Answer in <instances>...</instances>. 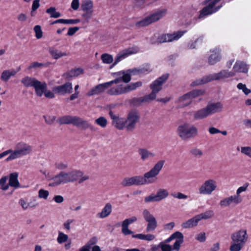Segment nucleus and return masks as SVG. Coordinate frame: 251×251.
I'll return each instance as SVG.
<instances>
[{
	"mask_svg": "<svg viewBox=\"0 0 251 251\" xmlns=\"http://www.w3.org/2000/svg\"><path fill=\"white\" fill-rule=\"evenodd\" d=\"M184 31H178L172 34H163L159 35L158 43L173 42L177 40L184 34Z\"/></svg>",
	"mask_w": 251,
	"mask_h": 251,
	"instance_id": "4468645a",
	"label": "nucleus"
},
{
	"mask_svg": "<svg viewBox=\"0 0 251 251\" xmlns=\"http://www.w3.org/2000/svg\"><path fill=\"white\" fill-rule=\"evenodd\" d=\"M44 66V64L39 63L38 62H34L32 63L27 68L28 70H31L33 69H36L37 68H41Z\"/></svg>",
	"mask_w": 251,
	"mask_h": 251,
	"instance_id": "5fc2aeb1",
	"label": "nucleus"
},
{
	"mask_svg": "<svg viewBox=\"0 0 251 251\" xmlns=\"http://www.w3.org/2000/svg\"><path fill=\"white\" fill-rule=\"evenodd\" d=\"M49 195V192L47 190L41 189L38 191V197L40 199L47 200Z\"/></svg>",
	"mask_w": 251,
	"mask_h": 251,
	"instance_id": "603ef678",
	"label": "nucleus"
},
{
	"mask_svg": "<svg viewBox=\"0 0 251 251\" xmlns=\"http://www.w3.org/2000/svg\"><path fill=\"white\" fill-rule=\"evenodd\" d=\"M151 71V69L150 66L149 65H146L139 69L134 68L133 69H128L126 71V72L131 77L132 75L147 74Z\"/></svg>",
	"mask_w": 251,
	"mask_h": 251,
	"instance_id": "4be33fe9",
	"label": "nucleus"
},
{
	"mask_svg": "<svg viewBox=\"0 0 251 251\" xmlns=\"http://www.w3.org/2000/svg\"><path fill=\"white\" fill-rule=\"evenodd\" d=\"M235 75V74L226 70H222L218 73L209 74L203 76L202 78L197 79L193 81L191 85L196 86L203 84L213 80H220L228 78Z\"/></svg>",
	"mask_w": 251,
	"mask_h": 251,
	"instance_id": "20e7f679",
	"label": "nucleus"
},
{
	"mask_svg": "<svg viewBox=\"0 0 251 251\" xmlns=\"http://www.w3.org/2000/svg\"><path fill=\"white\" fill-rule=\"evenodd\" d=\"M101 59L104 64H110L113 61L112 55L108 53H103L101 55Z\"/></svg>",
	"mask_w": 251,
	"mask_h": 251,
	"instance_id": "49530a36",
	"label": "nucleus"
},
{
	"mask_svg": "<svg viewBox=\"0 0 251 251\" xmlns=\"http://www.w3.org/2000/svg\"><path fill=\"white\" fill-rule=\"evenodd\" d=\"M55 168L59 170L66 169L68 167V164L65 162H58L55 164Z\"/></svg>",
	"mask_w": 251,
	"mask_h": 251,
	"instance_id": "864d4df0",
	"label": "nucleus"
},
{
	"mask_svg": "<svg viewBox=\"0 0 251 251\" xmlns=\"http://www.w3.org/2000/svg\"><path fill=\"white\" fill-rule=\"evenodd\" d=\"M168 78V74L162 75L151 84V89L152 91L158 93L162 89L163 84L166 82Z\"/></svg>",
	"mask_w": 251,
	"mask_h": 251,
	"instance_id": "6ab92c4d",
	"label": "nucleus"
},
{
	"mask_svg": "<svg viewBox=\"0 0 251 251\" xmlns=\"http://www.w3.org/2000/svg\"><path fill=\"white\" fill-rule=\"evenodd\" d=\"M52 90L55 93L61 95L70 94L73 92V85L71 82H67L63 85L53 87Z\"/></svg>",
	"mask_w": 251,
	"mask_h": 251,
	"instance_id": "a211bd4d",
	"label": "nucleus"
},
{
	"mask_svg": "<svg viewBox=\"0 0 251 251\" xmlns=\"http://www.w3.org/2000/svg\"><path fill=\"white\" fill-rule=\"evenodd\" d=\"M241 152L242 153L247 155L251 158V147H243L241 148Z\"/></svg>",
	"mask_w": 251,
	"mask_h": 251,
	"instance_id": "6e6d98bb",
	"label": "nucleus"
},
{
	"mask_svg": "<svg viewBox=\"0 0 251 251\" xmlns=\"http://www.w3.org/2000/svg\"><path fill=\"white\" fill-rule=\"evenodd\" d=\"M249 185V184L248 183H246L244 184V185L239 187L236 190V194L234 195L236 198L241 202V203L242 202L243 200L240 194L242 192H245L247 190Z\"/></svg>",
	"mask_w": 251,
	"mask_h": 251,
	"instance_id": "ea45409f",
	"label": "nucleus"
},
{
	"mask_svg": "<svg viewBox=\"0 0 251 251\" xmlns=\"http://www.w3.org/2000/svg\"><path fill=\"white\" fill-rule=\"evenodd\" d=\"M241 203V202L236 198L234 195H231L226 197L221 200L219 202V205L221 208L229 207L235 206Z\"/></svg>",
	"mask_w": 251,
	"mask_h": 251,
	"instance_id": "f3484780",
	"label": "nucleus"
},
{
	"mask_svg": "<svg viewBox=\"0 0 251 251\" xmlns=\"http://www.w3.org/2000/svg\"><path fill=\"white\" fill-rule=\"evenodd\" d=\"M221 6H222L220 5V6H218V7H217L215 8H213L210 5L208 4V5L207 6L204 7L201 10V12L200 16L201 17H202L203 16H205V15H207L209 14H211L218 11L221 7Z\"/></svg>",
	"mask_w": 251,
	"mask_h": 251,
	"instance_id": "c9c22d12",
	"label": "nucleus"
},
{
	"mask_svg": "<svg viewBox=\"0 0 251 251\" xmlns=\"http://www.w3.org/2000/svg\"><path fill=\"white\" fill-rule=\"evenodd\" d=\"M116 77L113 80H117L116 83H112L108 88L107 93L110 96H119L135 90L142 86L141 81L131 83L130 84L125 85L122 82L127 83L131 80V77L126 71H119L112 74Z\"/></svg>",
	"mask_w": 251,
	"mask_h": 251,
	"instance_id": "f257e3e1",
	"label": "nucleus"
},
{
	"mask_svg": "<svg viewBox=\"0 0 251 251\" xmlns=\"http://www.w3.org/2000/svg\"><path fill=\"white\" fill-rule=\"evenodd\" d=\"M214 215V212L212 210H208L205 211L203 213H201L200 214H198V216L200 219L201 220H206L210 218H212Z\"/></svg>",
	"mask_w": 251,
	"mask_h": 251,
	"instance_id": "a19ab883",
	"label": "nucleus"
},
{
	"mask_svg": "<svg viewBox=\"0 0 251 251\" xmlns=\"http://www.w3.org/2000/svg\"><path fill=\"white\" fill-rule=\"evenodd\" d=\"M76 171L77 172L76 173L77 175L75 177V181H78L79 183H82L84 181H86L89 179V176L84 175L81 171L76 169Z\"/></svg>",
	"mask_w": 251,
	"mask_h": 251,
	"instance_id": "58836bf2",
	"label": "nucleus"
},
{
	"mask_svg": "<svg viewBox=\"0 0 251 251\" xmlns=\"http://www.w3.org/2000/svg\"><path fill=\"white\" fill-rule=\"evenodd\" d=\"M123 187H129L132 185H141L139 176L124 178L121 182Z\"/></svg>",
	"mask_w": 251,
	"mask_h": 251,
	"instance_id": "aec40b11",
	"label": "nucleus"
},
{
	"mask_svg": "<svg viewBox=\"0 0 251 251\" xmlns=\"http://www.w3.org/2000/svg\"><path fill=\"white\" fill-rule=\"evenodd\" d=\"M139 51V49L137 47H133L127 49H125L120 51L116 56L115 61L113 65L110 67L112 68L116 65L118 62L127 57L130 55L136 53Z\"/></svg>",
	"mask_w": 251,
	"mask_h": 251,
	"instance_id": "ddd939ff",
	"label": "nucleus"
},
{
	"mask_svg": "<svg viewBox=\"0 0 251 251\" xmlns=\"http://www.w3.org/2000/svg\"><path fill=\"white\" fill-rule=\"evenodd\" d=\"M68 239V236L67 234L62 232H59L58 236L57 238V241L59 244H62L66 242Z\"/></svg>",
	"mask_w": 251,
	"mask_h": 251,
	"instance_id": "09e8293b",
	"label": "nucleus"
},
{
	"mask_svg": "<svg viewBox=\"0 0 251 251\" xmlns=\"http://www.w3.org/2000/svg\"><path fill=\"white\" fill-rule=\"evenodd\" d=\"M157 93L152 91L151 93L145 96L143 99V101L149 102L156 98Z\"/></svg>",
	"mask_w": 251,
	"mask_h": 251,
	"instance_id": "8fccbe9b",
	"label": "nucleus"
},
{
	"mask_svg": "<svg viewBox=\"0 0 251 251\" xmlns=\"http://www.w3.org/2000/svg\"><path fill=\"white\" fill-rule=\"evenodd\" d=\"M171 196L174 198H176L179 200L181 199H187L188 198V196L182 193L177 192L176 193H172Z\"/></svg>",
	"mask_w": 251,
	"mask_h": 251,
	"instance_id": "13d9d810",
	"label": "nucleus"
},
{
	"mask_svg": "<svg viewBox=\"0 0 251 251\" xmlns=\"http://www.w3.org/2000/svg\"><path fill=\"white\" fill-rule=\"evenodd\" d=\"M144 201L146 203H150L152 202H158L155 194L153 193L146 197L144 199Z\"/></svg>",
	"mask_w": 251,
	"mask_h": 251,
	"instance_id": "3c124183",
	"label": "nucleus"
},
{
	"mask_svg": "<svg viewBox=\"0 0 251 251\" xmlns=\"http://www.w3.org/2000/svg\"><path fill=\"white\" fill-rule=\"evenodd\" d=\"M190 153L191 155L197 158H201L203 155L202 151L197 148H193L191 149L190 150Z\"/></svg>",
	"mask_w": 251,
	"mask_h": 251,
	"instance_id": "37998d69",
	"label": "nucleus"
},
{
	"mask_svg": "<svg viewBox=\"0 0 251 251\" xmlns=\"http://www.w3.org/2000/svg\"><path fill=\"white\" fill-rule=\"evenodd\" d=\"M33 30L35 33V37L37 39H40L43 37V31L40 25H35L33 28Z\"/></svg>",
	"mask_w": 251,
	"mask_h": 251,
	"instance_id": "de8ad7c7",
	"label": "nucleus"
},
{
	"mask_svg": "<svg viewBox=\"0 0 251 251\" xmlns=\"http://www.w3.org/2000/svg\"><path fill=\"white\" fill-rule=\"evenodd\" d=\"M195 239L201 242H203L205 241L206 239L205 233L201 232L199 233V234L196 235Z\"/></svg>",
	"mask_w": 251,
	"mask_h": 251,
	"instance_id": "774afa93",
	"label": "nucleus"
},
{
	"mask_svg": "<svg viewBox=\"0 0 251 251\" xmlns=\"http://www.w3.org/2000/svg\"><path fill=\"white\" fill-rule=\"evenodd\" d=\"M155 195L158 201H160L167 198L169 195V193L167 189L159 188L156 191Z\"/></svg>",
	"mask_w": 251,
	"mask_h": 251,
	"instance_id": "f704fd0d",
	"label": "nucleus"
},
{
	"mask_svg": "<svg viewBox=\"0 0 251 251\" xmlns=\"http://www.w3.org/2000/svg\"><path fill=\"white\" fill-rule=\"evenodd\" d=\"M117 81V80H111L104 83L99 84L89 90L88 92L87 95L88 96H92L93 95L100 94L103 92L106 89H108L112 83H116Z\"/></svg>",
	"mask_w": 251,
	"mask_h": 251,
	"instance_id": "2eb2a0df",
	"label": "nucleus"
},
{
	"mask_svg": "<svg viewBox=\"0 0 251 251\" xmlns=\"http://www.w3.org/2000/svg\"><path fill=\"white\" fill-rule=\"evenodd\" d=\"M217 182L213 179L205 180L199 187L198 193L201 195H210L217 189Z\"/></svg>",
	"mask_w": 251,
	"mask_h": 251,
	"instance_id": "6e6552de",
	"label": "nucleus"
},
{
	"mask_svg": "<svg viewBox=\"0 0 251 251\" xmlns=\"http://www.w3.org/2000/svg\"><path fill=\"white\" fill-rule=\"evenodd\" d=\"M248 236L247 230L240 229L231 235V242L229 248L230 251H240L247 241Z\"/></svg>",
	"mask_w": 251,
	"mask_h": 251,
	"instance_id": "39448f33",
	"label": "nucleus"
},
{
	"mask_svg": "<svg viewBox=\"0 0 251 251\" xmlns=\"http://www.w3.org/2000/svg\"><path fill=\"white\" fill-rule=\"evenodd\" d=\"M200 221L201 220L197 215L193 218L190 219L187 221L181 224V226L183 228H189L196 226Z\"/></svg>",
	"mask_w": 251,
	"mask_h": 251,
	"instance_id": "c85d7f7f",
	"label": "nucleus"
},
{
	"mask_svg": "<svg viewBox=\"0 0 251 251\" xmlns=\"http://www.w3.org/2000/svg\"><path fill=\"white\" fill-rule=\"evenodd\" d=\"M165 163V160H159L149 171L145 173L143 176H139L141 185H147L155 182L157 179V176L163 168Z\"/></svg>",
	"mask_w": 251,
	"mask_h": 251,
	"instance_id": "7ed1b4c3",
	"label": "nucleus"
},
{
	"mask_svg": "<svg viewBox=\"0 0 251 251\" xmlns=\"http://www.w3.org/2000/svg\"><path fill=\"white\" fill-rule=\"evenodd\" d=\"M37 79L28 76L23 77L21 80V83L25 87H33Z\"/></svg>",
	"mask_w": 251,
	"mask_h": 251,
	"instance_id": "473e14b6",
	"label": "nucleus"
},
{
	"mask_svg": "<svg viewBox=\"0 0 251 251\" xmlns=\"http://www.w3.org/2000/svg\"><path fill=\"white\" fill-rule=\"evenodd\" d=\"M191 100V98H190V96L189 94V93H186V94L184 95L183 96L180 97L178 99V101L179 102H184L182 104V106H185L188 105L191 101H190Z\"/></svg>",
	"mask_w": 251,
	"mask_h": 251,
	"instance_id": "79ce46f5",
	"label": "nucleus"
},
{
	"mask_svg": "<svg viewBox=\"0 0 251 251\" xmlns=\"http://www.w3.org/2000/svg\"><path fill=\"white\" fill-rule=\"evenodd\" d=\"M14 151L16 159L30 154L33 151V148L29 144L21 141L15 146Z\"/></svg>",
	"mask_w": 251,
	"mask_h": 251,
	"instance_id": "1a4fd4ad",
	"label": "nucleus"
},
{
	"mask_svg": "<svg viewBox=\"0 0 251 251\" xmlns=\"http://www.w3.org/2000/svg\"><path fill=\"white\" fill-rule=\"evenodd\" d=\"M211 53L208 57V62L209 65H214L218 62L221 59L220 50L219 49H215L210 50Z\"/></svg>",
	"mask_w": 251,
	"mask_h": 251,
	"instance_id": "5701e85b",
	"label": "nucleus"
},
{
	"mask_svg": "<svg viewBox=\"0 0 251 251\" xmlns=\"http://www.w3.org/2000/svg\"><path fill=\"white\" fill-rule=\"evenodd\" d=\"M96 124L99 126H106L107 120L103 117H100L96 120Z\"/></svg>",
	"mask_w": 251,
	"mask_h": 251,
	"instance_id": "e2e57ef3",
	"label": "nucleus"
},
{
	"mask_svg": "<svg viewBox=\"0 0 251 251\" xmlns=\"http://www.w3.org/2000/svg\"><path fill=\"white\" fill-rule=\"evenodd\" d=\"M205 93L204 90L200 89V90H194L190 92H189V94L190 96V98L191 99L196 98L200 96L203 95Z\"/></svg>",
	"mask_w": 251,
	"mask_h": 251,
	"instance_id": "a18cd8bd",
	"label": "nucleus"
},
{
	"mask_svg": "<svg viewBox=\"0 0 251 251\" xmlns=\"http://www.w3.org/2000/svg\"><path fill=\"white\" fill-rule=\"evenodd\" d=\"M112 212V205L110 203H107L101 210V212L98 213L97 216L100 219H103L108 217Z\"/></svg>",
	"mask_w": 251,
	"mask_h": 251,
	"instance_id": "2f4dec72",
	"label": "nucleus"
},
{
	"mask_svg": "<svg viewBox=\"0 0 251 251\" xmlns=\"http://www.w3.org/2000/svg\"><path fill=\"white\" fill-rule=\"evenodd\" d=\"M19 204L22 206L24 210H26L29 208L28 202L24 199H21L19 201Z\"/></svg>",
	"mask_w": 251,
	"mask_h": 251,
	"instance_id": "052dcab7",
	"label": "nucleus"
},
{
	"mask_svg": "<svg viewBox=\"0 0 251 251\" xmlns=\"http://www.w3.org/2000/svg\"><path fill=\"white\" fill-rule=\"evenodd\" d=\"M81 8L83 11L86 13L83 16H87L90 19L93 12V1L91 0H84L81 3Z\"/></svg>",
	"mask_w": 251,
	"mask_h": 251,
	"instance_id": "412c9836",
	"label": "nucleus"
},
{
	"mask_svg": "<svg viewBox=\"0 0 251 251\" xmlns=\"http://www.w3.org/2000/svg\"><path fill=\"white\" fill-rule=\"evenodd\" d=\"M46 12L50 15L51 18H57L61 16V14L56 11V9L54 7H50L46 10Z\"/></svg>",
	"mask_w": 251,
	"mask_h": 251,
	"instance_id": "c03bdc74",
	"label": "nucleus"
},
{
	"mask_svg": "<svg viewBox=\"0 0 251 251\" xmlns=\"http://www.w3.org/2000/svg\"><path fill=\"white\" fill-rule=\"evenodd\" d=\"M79 28L77 26L70 27L68 29L67 32V35L73 36L74 35L78 30Z\"/></svg>",
	"mask_w": 251,
	"mask_h": 251,
	"instance_id": "338daca9",
	"label": "nucleus"
},
{
	"mask_svg": "<svg viewBox=\"0 0 251 251\" xmlns=\"http://www.w3.org/2000/svg\"><path fill=\"white\" fill-rule=\"evenodd\" d=\"M21 70L20 67H19L16 70L15 69H9L5 70L3 71L0 76V78L4 81H7L11 76H15L16 74L19 72Z\"/></svg>",
	"mask_w": 251,
	"mask_h": 251,
	"instance_id": "bb28decb",
	"label": "nucleus"
},
{
	"mask_svg": "<svg viewBox=\"0 0 251 251\" xmlns=\"http://www.w3.org/2000/svg\"><path fill=\"white\" fill-rule=\"evenodd\" d=\"M75 220L72 219H69L67 220L64 223H63V226L64 228L67 229V230H70L71 227L70 225L74 222Z\"/></svg>",
	"mask_w": 251,
	"mask_h": 251,
	"instance_id": "0e129e2a",
	"label": "nucleus"
},
{
	"mask_svg": "<svg viewBox=\"0 0 251 251\" xmlns=\"http://www.w3.org/2000/svg\"><path fill=\"white\" fill-rule=\"evenodd\" d=\"M177 132L182 140H188L197 135L198 129L195 126H178Z\"/></svg>",
	"mask_w": 251,
	"mask_h": 251,
	"instance_id": "9d476101",
	"label": "nucleus"
},
{
	"mask_svg": "<svg viewBox=\"0 0 251 251\" xmlns=\"http://www.w3.org/2000/svg\"><path fill=\"white\" fill-rule=\"evenodd\" d=\"M167 13L166 8H159L151 13L139 21L137 22L135 25L137 28H140L147 26L151 24L155 23L162 19Z\"/></svg>",
	"mask_w": 251,
	"mask_h": 251,
	"instance_id": "423d86ee",
	"label": "nucleus"
},
{
	"mask_svg": "<svg viewBox=\"0 0 251 251\" xmlns=\"http://www.w3.org/2000/svg\"><path fill=\"white\" fill-rule=\"evenodd\" d=\"M76 173V169H72L68 172L61 171L54 176L49 178L50 181L49 186L53 187L61 184L75 182V177L77 175Z\"/></svg>",
	"mask_w": 251,
	"mask_h": 251,
	"instance_id": "f03ea898",
	"label": "nucleus"
},
{
	"mask_svg": "<svg viewBox=\"0 0 251 251\" xmlns=\"http://www.w3.org/2000/svg\"><path fill=\"white\" fill-rule=\"evenodd\" d=\"M49 51L51 57L54 59H58L59 58L68 56L69 53L66 52H63L53 47H50L49 49Z\"/></svg>",
	"mask_w": 251,
	"mask_h": 251,
	"instance_id": "c756f323",
	"label": "nucleus"
},
{
	"mask_svg": "<svg viewBox=\"0 0 251 251\" xmlns=\"http://www.w3.org/2000/svg\"><path fill=\"white\" fill-rule=\"evenodd\" d=\"M174 240L176 239L174 245L173 250L178 251L180 245L183 243L184 240V236L182 233L179 231H176L172 234Z\"/></svg>",
	"mask_w": 251,
	"mask_h": 251,
	"instance_id": "b1692460",
	"label": "nucleus"
},
{
	"mask_svg": "<svg viewBox=\"0 0 251 251\" xmlns=\"http://www.w3.org/2000/svg\"><path fill=\"white\" fill-rule=\"evenodd\" d=\"M200 41L201 42L202 41V38L201 37H200V38H197L195 41H194V42H191V43H189L188 44V48L189 49H196L197 48V43H198V41Z\"/></svg>",
	"mask_w": 251,
	"mask_h": 251,
	"instance_id": "680f3d73",
	"label": "nucleus"
},
{
	"mask_svg": "<svg viewBox=\"0 0 251 251\" xmlns=\"http://www.w3.org/2000/svg\"><path fill=\"white\" fill-rule=\"evenodd\" d=\"M36 93V94L38 97H42L47 90V85L45 82H42L38 80H37L34 85L33 87Z\"/></svg>",
	"mask_w": 251,
	"mask_h": 251,
	"instance_id": "cd10ccee",
	"label": "nucleus"
},
{
	"mask_svg": "<svg viewBox=\"0 0 251 251\" xmlns=\"http://www.w3.org/2000/svg\"><path fill=\"white\" fill-rule=\"evenodd\" d=\"M237 87L238 89L242 90L245 95H248L251 92V90L247 88L246 85L242 83H239Z\"/></svg>",
	"mask_w": 251,
	"mask_h": 251,
	"instance_id": "4d7b16f0",
	"label": "nucleus"
},
{
	"mask_svg": "<svg viewBox=\"0 0 251 251\" xmlns=\"http://www.w3.org/2000/svg\"><path fill=\"white\" fill-rule=\"evenodd\" d=\"M160 246L161 247V251H171L172 250V247L164 242H160Z\"/></svg>",
	"mask_w": 251,
	"mask_h": 251,
	"instance_id": "bf43d9fd",
	"label": "nucleus"
},
{
	"mask_svg": "<svg viewBox=\"0 0 251 251\" xmlns=\"http://www.w3.org/2000/svg\"><path fill=\"white\" fill-rule=\"evenodd\" d=\"M83 73V70L81 68H75L63 75V77L67 79L70 80L73 77H77Z\"/></svg>",
	"mask_w": 251,
	"mask_h": 251,
	"instance_id": "a878e982",
	"label": "nucleus"
},
{
	"mask_svg": "<svg viewBox=\"0 0 251 251\" xmlns=\"http://www.w3.org/2000/svg\"><path fill=\"white\" fill-rule=\"evenodd\" d=\"M138 151L141 159L143 161H146L150 159L153 158L155 156L154 153L145 148H140Z\"/></svg>",
	"mask_w": 251,
	"mask_h": 251,
	"instance_id": "393cba45",
	"label": "nucleus"
},
{
	"mask_svg": "<svg viewBox=\"0 0 251 251\" xmlns=\"http://www.w3.org/2000/svg\"><path fill=\"white\" fill-rule=\"evenodd\" d=\"M223 109V105L220 102H209L207 106L197 111L194 114L197 119H201L210 115L221 112Z\"/></svg>",
	"mask_w": 251,
	"mask_h": 251,
	"instance_id": "0eeeda50",
	"label": "nucleus"
},
{
	"mask_svg": "<svg viewBox=\"0 0 251 251\" xmlns=\"http://www.w3.org/2000/svg\"><path fill=\"white\" fill-rule=\"evenodd\" d=\"M143 215L146 221L148 223L146 230L147 232L154 231L157 226V223L155 217L147 210L143 211Z\"/></svg>",
	"mask_w": 251,
	"mask_h": 251,
	"instance_id": "f8f14e48",
	"label": "nucleus"
},
{
	"mask_svg": "<svg viewBox=\"0 0 251 251\" xmlns=\"http://www.w3.org/2000/svg\"><path fill=\"white\" fill-rule=\"evenodd\" d=\"M18 174L16 172L10 174L9 181L7 184L4 183L2 184V187L0 189L3 191H6L9 189V187H14L15 189L20 187V184L18 179Z\"/></svg>",
	"mask_w": 251,
	"mask_h": 251,
	"instance_id": "dca6fc26",
	"label": "nucleus"
},
{
	"mask_svg": "<svg viewBox=\"0 0 251 251\" xmlns=\"http://www.w3.org/2000/svg\"><path fill=\"white\" fill-rule=\"evenodd\" d=\"M8 154H10V155L6 159L7 161L16 159L14 150H13L12 149L7 150L0 153V159L7 155Z\"/></svg>",
	"mask_w": 251,
	"mask_h": 251,
	"instance_id": "4c0bfd02",
	"label": "nucleus"
},
{
	"mask_svg": "<svg viewBox=\"0 0 251 251\" xmlns=\"http://www.w3.org/2000/svg\"><path fill=\"white\" fill-rule=\"evenodd\" d=\"M233 71L236 73H247L248 71V67L245 63L237 61L233 66Z\"/></svg>",
	"mask_w": 251,
	"mask_h": 251,
	"instance_id": "7c9ffc66",
	"label": "nucleus"
},
{
	"mask_svg": "<svg viewBox=\"0 0 251 251\" xmlns=\"http://www.w3.org/2000/svg\"><path fill=\"white\" fill-rule=\"evenodd\" d=\"M133 238H138L140 240H144L148 241H151L153 240L155 238V236L151 234H137L132 235Z\"/></svg>",
	"mask_w": 251,
	"mask_h": 251,
	"instance_id": "e433bc0d",
	"label": "nucleus"
},
{
	"mask_svg": "<svg viewBox=\"0 0 251 251\" xmlns=\"http://www.w3.org/2000/svg\"><path fill=\"white\" fill-rule=\"evenodd\" d=\"M46 122L47 124L52 125L53 124L54 121L55 120V117L54 116H44Z\"/></svg>",
	"mask_w": 251,
	"mask_h": 251,
	"instance_id": "69168bd1",
	"label": "nucleus"
},
{
	"mask_svg": "<svg viewBox=\"0 0 251 251\" xmlns=\"http://www.w3.org/2000/svg\"><path fill=\"white\" fill-rule=\"evenodd\" d=\"M139 121V115L136 112H132L129 113L126 123L128 124V126H133L137 124Z\"/></svg>",
	"mask_w": 251,
	"mask_h": 251,
	"instance_id": "72a5a7b5",
	"label": "nucleus"
},
{
	"mask_svg": "<svg viewBox=\"0 0 251 251\" xmlns=\"http://www.w3.org/2000/svg\"><path fill=\"white\" fill-rule=\"evenodd\" d=\"M57 123L59 125L72 124L74 125H78L88 124L86 121L79 117L71 116H64L60 117L57 119Z\"/></svg>",
	"mask_w": 251,
	"mask_h": 251,
	"instance_id": "9b49d317",
	"label": "nucleus"
}]
</instances>
